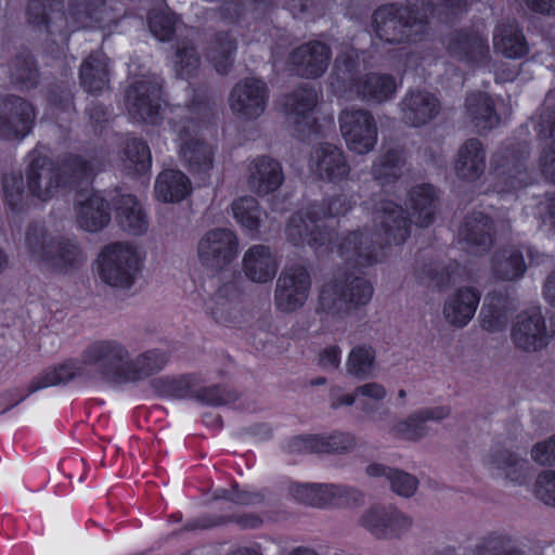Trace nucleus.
Segmentation results:
<instances>
[{
    "label": "nucleus",
    "instance_id": "obj_7",
    "mask_svg": "<svg viewBox=\"0 0 555 555\" xmlns=\"http://www.w3.org/2000/svg\"><path fill=\"white\" fill-rule=\"evenodd\" d=\"M26 177L29 193L40 201L52 198L67 184L63 170L36 150L28 154Z\"/></svg>",
    "mask_w": 555,
    "mask_h": 555
},
{
    "label": "nucleus",
    "instance_id": "obj_4",
    "mask_svg": "<svg viewBox=\"0 0 555 555\" xmlns=\"http://www.w3.org/2000/svg\"><path fill=\"white\" fill-rule=\"evenodd\" d=\"M428 11L433 10L425 0L421 9L396 11L392 7L379 8L373 16L375 31L382 40L390 43L415 41L426 30Z\"/></svg>",
    "mask_w": 555,
    "mask_h": 555
},
{
    "label": "nucleus",
    "instance_id": "obj_30",
    "mask_svg": "<svg viewBox=\"0 0 555 555\" xmlns=\"http://www.w3.org/2000/svg\"><path fill=\"white\" fill-rule=\"evenodd\" d=\"M116 220L119 227L131 235L146 232L149 222L142 206L132 195H122L116 208Z\"/></svg>",
    "mask_w": 555,
    "mask_h": 555
},
{
    "label": "nucleus",
    "instance_id": "obj_54",
    "mask_svg": "<svg viewBox=\"0 0 555 555\" xmlns=\"http://www.w3.org/2000/svg\"><path fill=\"white\" fill-rule=\"evenodd\" d=\"M399 158L396 154L389 153L374 166V175L377 179L388 180L396 178L399 172Z\"/></svg>",
    "mask_w": 555,
    "mask_h": 555
},
{
    "label": "nucleus",
    "instance_id": "obj_29",
    "mask_svg": "<svg viewBox=\"0 0 555 555\" xmlns=\"http://www.w3.org/2000/svg\"><path fill=\"white\" fill-rule=\"evenodd\" d=\"M483 465L493 474L518 481L525 476L527 462L512 451L492 450L483 459Z\"/></svg>",
    "mask_w": 555,
    "mask_h": 555
},
{
    "label": "nucleus",
    "instance_id": "obj_45",
    "mask_svg": "<svg viewBox=\"0 0 555 555\" xmlns=\"http://www.w3.org/2000/svg\"><path fill=\"white\" fill-rule=\"evenodd\" d=\"M481 326L488 332H496L507 324L508 313L504 307L494 302H486L480 312Z\"/></svg>",
    "mask_w": 555,
    "mask_h": 555
},
{
    "label": "nucleus",
    "instance_id": "obj_33",
    "mask_svg": "<svg viewBox=\"0 0 555 555\" xmlns=\"http://www.w3.org/2000/svg\"><path fill=\"white\" fill-rule=\"evenodd\" d=\"M491 271L496 280L514 281L525 273L526 263L518 249H500L493 256Z\"/></svg>",
    "mask_w": 555,
    "mask_h": 555
},
{
    "label": "nucleus",
    "instance_id": "obj_6",
    "mask_svg": "<svg viewBox=\"0 0 555 555\" xmlns=\"http://www.w3.org/2000/svg\"><path fill=\"white\" fill-rule=\"evenodd\" d=\"M373 292L372 284L362 276L348 279L344 285L328 282L321 289L320 306L327 313L339 314L347 305L360 307L369 304Z\"/></svg>",
    "mask_w": 555,
    "mask_h": 555
},
{
    "label": "nucleus",
    "instance_id": "obj_63",
    "mask_svg": "<svg viewBox=\"0 0 555 555\" xmlns=\"http://www.w3.org/2000/svg\"><path fill=\"white\" fill-rule=\"evenodd\" d=\"M72 167L74 178L73 183L76 181V179H89L91 170L87 162L80 158H76Z\"/></svg>",
    "mask_w": 555,
    "mask_h": 555
},
{
    "label": "nucleus",
    "instance_id": "obj_23",
    "mask_svg": "<svg viewBox=\"0 0 555 555\" xmlns=\"http://www.w3.org/2000/svg\"><path fill=\"white\" fill-rule=\"evenodd\" d=\"M437 98L426 91H413L401 102L402 119L405 124L417 127L435 118L439 113Z\"/></svg>",
    "mask_w": 555,
    "mask_h": 555
},
{
    "label": "nucleus",
    "instance_id": "obj_11",
    "mask_svg": "<svg viewBox=\"0 0 555 555\" xmlns=\"http://www.w3.org/2000/svg\"><path fill=\"white\" fill-rule=\"evenodd\" d=\"M359 525L379 540L399 539L412 527V519L392 506L373 505L359 517Z\"/></svg>",
    "mask_w": 555,
    "mask_h": 555
},
{
    "label": "nucleus",
    "instance_id": "obj_28",
    "mask_svg": "<svg viewBox=\"0 0 555 555\" xmlns=\"http://www.w3.org/2000/svg\"><path fill=\"white\" fill-rule=\"evenodd\" d=\"M154 189L157 199L175 203L184 199L191 193L192 184L182 171L167 169L157 176Z\"/></svg>",
    "mask_w": 555,
    "mask_h": 555
},
{
    "label": "nucleus",
    "instance_id": "obj_9",
    "mask_svg": "<svg viewBox=\"0 0 555 555\" xmlns=\"http://www.w3.org/2000/svg\"><path fill=\"white\" fill-rule=\"evenodd\" d=\"M238 254V240L228 229L207 231L197 242L196 255L199 262L210 269L228 267Z\"/></svg>",
    "mask_w": 555,
    "mask_h": 555
},
{
    "label": "nucleus",
    "instance_id": "obj_41",
    "mask_svg": "<svg viewBox=\"0 0 555 555\" xmlns=\"http://www.w3.org/2000/svg\"><path fill=\"white\" fill-rule=\"evenodd\" d=\"M375 367V350L367 345H359L351 349L346 369L348 373L358 377L370 375Z\"/></svg>",
    "mask_w": 555,
    "mask_h": 555
},
{
    "label": "nucleus",
    "instance_id": "obj_39",
    "mask_svg": "<svg viewBox=\"0 0 555 555\" xmlns=\"http://www.w3.org/2000/svg\"><path fill=\"white\" fill-rule=\"evenodd\" d=\"M236 298L234 286L225 285L205 301V308L217 321L227 322L235 310Z\"/></svg>",
    "mask_w": 555,
    "mask_h": 555
},
{
    "label": "nucleus",
    "instance_id": "obj_25",
    "mask_svg": "<svg viewBox=\"0 0 555 555\" xmlns=\"http://www.w3.org/2000/svg\"><path fill=\"white\" fill-rule=\"evenodd\" d=\"M354 90L363 100L382 103L393 96L397 91V83L390 75L370 73L354 82Z\"/></svg>",
    "mask_w": 555,
    "mask_h": 555
},
{
    "label": "nucleus",
    "instance_id": "obj_8",
    "mask_svg": "<svg viewBox=\"0 0 555 555\" xmlns=\"http://www.w3.org/2000/svg\"><path fill=\"white\" fill-rule=\"evenodd\" d=\"M339 127L348 149L357 154L371 152L377 142V125L365 109L348 108L339 115Z\"/></svg>",
    "mask_w": 555,
    "mask_h": 555
},
{
    "label": "nucleus",
    "instance_id": "obj_1",
    "mask_svg": "<svg viewBox=\"0 0 555 555\" xmlns=\"http://www.w3.org/2000/svg\"><path fill=\"white\" fill-rule=\"evenodd\" d=\"M319 222L314 207L295 214L285 229L287 241L294 246L308 245L317 251L336 253L341 259L359 267L377 261V246L404 243L411 228L401 208L389 199H379L374 205L373 235L351 231L333 240V234Z\"/></svg>",
    "mask_w": 555,
    "mask_h": 555
},
{
    "label": "nucleus",
    "instance_id": "obj_61",
    "mask_svg": "<svg viewBox=\"0 0 555 555\" xmlns=\"http://www.w3.org/2000/svg\"><path fill=\"white\" fill-rule=\"evenodd\" d=\"M28 15L30 23L35 25L44 24L48 25L49 23V16L46 13V5L42 9V12L39 9V2L38 0H34L29 3L28 7Z\"/></svg>",
    "mask_w": 555,
    "mask_h": 555
},
{
    "label": "nucleus",
    "instance_id": "obj_52",
    "mask_svg": "<svg viewBox=\"0 0 555 555\" xmlns=\"http://www.w3.org/2000/svg\"><path fill=\"white\" fill-rule=\"evenodd\" d=\"M531 459L543 466L555 465V435L535 443L531 449Z\"/></svg>",
    "mask_w": 555,
    "mask_h": 555
},
{
    "label": "nucleus",
    "instance_id": "obj_64",
    "mask_svg": "<svg viewBox=\"0 0 555 555\" xmlns=\"http://www.w3.org/2000/svg\"><path fill=\"white\" fill-rule=\"evenodd\" d=\"M358 396L356 395V390L352 393H343V395H335L332 396V408L338 409L340 406H349L352 405L357 400Z\"/></svg>",
    "mask_w": 555,
    "mask_h": 555
},
{
    "label": "nucleus",
    "instance_id": "obj_32",
    "mask_svg": "<svg viewBox=\"0 0 555 555\" xmlns=\"http://www.w3.org/2000/svg\"><path fill=\"white\" fill-rule=\"evenodd\" d=\"M80 79L88 92L103 91L108 82L107 57L101 52L91 54L81 65Z\"/></svg>",
    "mask_w": 555,
    "mask_h": 555
},
{
    "label": "nucleus",
    "instance_id": "obj_2",
    "mask_svg": "<svg viewBox=\"0 0 555 555\" xmlns=\"http://www.w3.org/2000/svg\"><path fill=\"white\" fill-rule=\"evenodd\" d=\"M82 362L99 369L107 382L132 383L141 380L164 367L167 358L159 350L133 356L129 348L115 339H101L89 344L81 352Z\"/></svg>",
    "mask_w": 555,
    "mask_h": 555
},
{
    "label": "nucleus",
    "instance_id": "obj_44",
    "mask_svg": "<svg viewBox=\"0 0 555 555\" xmlns=\"http://www.w3.org/2000/svg\"><path fill=\"white\" fill-rule=\"evenodd\" d=\"M199 64V56L192 43L185 42L178 47L173 61V68L178 76L182 78L193 76Z\"/></svg>",
    "mask_w": 555,
    "mask_h": 555
},
{
    "label": "nucleus",
    "instance_id": "obj_24",
    "mask_svg": "<svg viewBox=\"0 0 555 555\" xmlns=\"http://www.w3.org/2000/svg\"><path fill=\"white\" fill-rule=\"evenodd\" d=\"M492 42L494 51L507 59H520L529 51L526 38L515 22L498 24Z\"/></svg>",
    "mask_w": 555,
    "mask_h": 555
},
{
    "label": "nucleus",
    "instance_id": "obj_20",
    "mask_svg": "<svg viewBox=\"0 0 555 555\" xmlns=\"http://www.w3.org/2000/svg\"><path fill=\"white\" fill-rule=\"evenodd\" d=\"M284 181L280 163L268 156L254 158L248 165L247 184L258 194L264 195L278 190Z\"/></svg>",
    "mask_w": 555,
    "mask_h": 555
},
{
    "label": "nucleus",
    "instance_id": "obj_19",
    "mask_svg": "<svg viewBox=\"0 0 555 555\" xmlns=\"http://www.w3.org/2000/svg\"><path fill=\"white\" fill-rule=\"evenodd\" d=\"M479 301L480 294L476 288L460 287L446 299L443 318L454 327H464L475 315Z\"/></svg>",
    "mask_w": 555,
    "mask_h": 555
},
{
    "label": "nucleus",
    "instance_id": "obj_27",
    "mask_svg": "<svg viewBox=\"0 0 555 555\" xmlns=\"http://www.w3.org/2000/svg\"><path fill=\"white\" fill-rule=\"evenodd\" d=\"M491 229V221L482 212H476L466 218L460 236L472 253L479 254L488 250L492 244Z\"/></svg>",
    "mask_w": 555,
    "mask_h": 555
},
{
    "label": "nucleus",
    "instance_id": "obj_42",
    "mask_svg": "<svg viewBox=\"0 0 555 555\" xmlns=\"http://www.w3.org/2000/svg\"><path fill=\"white\" fill-rule=\"evenodd\" d=\"M389 433L398 439L415 442L427 435L428 428L423 424L417 412L414 411L405 418L396 421Z\"/></svg>",
    "mask_w": 555,
    "mask_h": 555
},
{
    "label": "nucleus",
    "instance_id": "obj_46",
    "mask_svg": "<svg viewBox=\"0 0 555 555\" xmlns=\"http://www.w3.org/2000/svg\"><path fill=\"white\" fill-rule=\"evenodd\" d=\"M150 29L158 40H169L176 29V18L173 14L169 11L153 14L150 17Z\"/></svg>",
    "mask_w": 555,
    "mask_h": 555
},
{
    "label": "nucleus",
    "instance_id": "obj_35",
    "mask_svg": "<svg viewBox=\"0 0 555 555\" xmlns=\"http://www.w3.org/2000/svg\"><path fill=\"white\" fill-rule=\"evenodd\" d=\"M466 112L474 127L480 130L491 129L500 121L493 109V101L486 93H476L468 96Z\"/></svg>",
    "mask_w": 555,
    "mask_h": 555
},
{
    "label": "nucleus",
    "instance_id": "obj_22",
    "mask_svg": "<svg viewBox=\"0 0 555 555\" xmlns=\"http://www.w3.org/2000/svg\"><path fill=\"white\" fill-rule=\"evenodd\" d=\"M111 220L108 205L100 193L85 191L77 199V221L80 228L98 232Z\"/></svg>",
    "mask_w": 555,
    "mask_h": 555
},
{
    "label": "nucleus",
    "instance_id": "obj_47",
    "mask_svg": "<svg viewBox=\"0 0 555 555\" xmlns=\"http://www.w3.org/2000/svg\"><path fill=\"white\" fill-rule=\"evenodd\" d=\"M356 446V439L350 434L334 433L328 436H320V453L348 452Z\"/></svg>",
    "mask_w": 555,
    "mask_h": 555
},
{
    "label": "nucleus",
    "instance_id": "obj_59",
    "mask_svg": "<svg viewBox=\"0 0 555 555\" xmlns=\"http://www.w3.org/2000/svg\"><path fill=\"white\" fill-rule=\"evenodd\" d=\"M421 421L424 425L427 422H441L448 418L451 414V409L448 405H436L416 410Z\"/></svg>",
    "mask_w": 555,
    "mask_h": 555
},
{
    "label": "nucleus",
    "instance_id": "obj_26",
    "mask_svg": "<svg viewBox=\"0 0 555 555\" xmlns=\"http://www.w3.org/2000/svg\"><path fill=\"white\" fill-rule=\"evenodd\" d=\"M318 93L313 89H299L287 95L283 103L288 121L294 125L312 126Z\"/></svg>",
    "mask_w": 555,
    "mask_h": 555
},
{
    "label": "nucleus",
    "instance_id": "obj_43",
    "mask_svg": "<svg viewBox=\"0 0 555 555\" xmlns=\"http://www.w3.org/2000/svg\"><path fill=\"white\" fill-rule=\"evenodd\" d=\"M125 156V167L134 173L145 172L151 167L150 149L140 140L133 139L128 142Z\"/></svg>",
    "mask_w": 555,
    "mask_h": 555
},
{
    "label": "nucleus",
    "instance_id": "obj_36",
    "mask_svg": "<svg viewBox=\"0 0 555 555\" xmlns=\"http://www.w3.org/2000/svg\"><path fill=\"white\" fill-rule=\"evenodd\" d=\"M436 192L431 185L414 188L409 197V205L414 223L427 227L431 223L435 214Z\"/></svg>",
    "mask_w": 555,
    "mask_h": 555
},
{
    "label": "nucleus",
    "instance_id": "obj_40",
    "mask_svg": "<svg viewBox=\"0 0 555 555\" xmlns=\"http://www.w3.org/2000/svg\"><path fill=\"white\" fill-rule=\"evenodd\" d=\"M234 219L248 230H257L260 225L262 211L253 196H243L232 203Z\"/></svg>",
    "mask_w": 555,
    "mask_h": 555
},
{
    "label": "nucleus",
    "instance_id": "obj_17",
    "mask_svg": "<svg viewBox=\"0 0 555 555\" xmlns=\"http://www.w3.org/2000/svg\"><path fill=\"white\" fill-rule=\"evenodd\" d=\"M310 171L320 180L339 182L350 173V166L344 152L333 144L317 146L309 160Z\"/></svg>",
    "mask_w": 555,
    "mask_h": 555
},
{
    "label": "nucleus",
    "instance_id": "obj_48",
    "mask_svg": "<svg viewBox=\"0 0 555 555\" xmlns=\"http://www.w3.org/2000/svg\"><path fill=\"white\" fill-rule=\"evenodd\" d=\"M388 481L391 490L397 495L403 498H410L414 495L418 488V480L416 477L402 470L393 469L392 473L389 474Z\"/></svg>",
    "mask_w": 555,
    "mask_h": 555
},
{
    "label": "nucleus",
    "instance_id": "obj_50",
    "mask_svg": "<svg viewBox=\"0 0 555 555\" xmlns=\"http://www.w3.org/2000/svg\"><path fill=\"white\" fill-rule=\"evenodd\" d=\"M319 221L327 217L345 215L350 209V201L346 195H336L328 198L323 206H313Z\"/></svg>",
    "mask_w": 555,
    "mask_h": 555
},
{
    "label": "nucleus",
    "instance_id": "obj_55",
    "mask_svg": "<svg viewBox=\"0 0 555 555\" xmlns=\"http://www.w3.org/2000/svg\"><path fill=\"white\" fill-rule=\"evenodd\" d=\"M215 499L230 500L237 504H253L259 501V495L247 491H241L237 488H232L231 490H217Z\"/></svg>",
    "mask_w": 555,
    "mask_h": 555
},
{
    "label": "nucleus",
    "instance_id": "obj_16",
    "mask_svg": "<svg viewBox=\"0 0 555 555\" xmlns=\"http://www.w3.org/2000/svg\"><path fill=\"white\" fill-rule=\"evenodd\" d=\"M197 127L193 121L175 125L182 160L193 172H206L212 166L214 150L197 138Z\"/></svg>",
    "mask_w": 555,
    "mask_h": 555
},
{
    "label": "nucleus",
    "instance_id": "obj_5",
    "mask_svg": "<svg viewBox=\"0 0 555 555\" xmlns=\"http://www.w3.org/2000/svg\"><path fill=\"white\" fill-rule=\"evenodd\" d=\"M141 266V257L135 247L116 243L107 246L98 259L100 279L107 285L119 288L130 287Z\"/></svg>",
    "mask_w": 555,
    "mask_h": 555
},
{
    "label": "nucleus",
    "instance_id": "obj_62",
    "mask_svg": "<svg viewBox=\"0 0 555 555\" xmlns=\"http://www.w3.org/2000/svg\"><path fill=\"white\" fill-rule=\"evenodd\" d=\"M527 4L537 12L555 14V0H527Z\"/></svg>",
    "mask_w": 555,
    "mask_h": 555
},
{
    "label": "nucleus",
    "instance_id": "obj_58",
    "mask_svg": "<svg viewBox=\"0 0 555 555\" xmlns=\"http://www.w3.org/2000/svg\"><path fill=\"white\" fill-rule=\"evenodd\" d=\"M542 171L545 177L555 182V124L552 129V142L541 156Z\"/></svg>",
    "mask_w": 555,
    "mask_h": 555
},
{
    "label": "nucleus",
    "instance_id": "obj_18",
    "mask_svg": "<svg viewBox=\"0 0 555 555\" xmlns=\"http://www.w3.org/2000/svg\"><path fill=\"white\" fill-rule=\"evenodd\" d=\"M245 276L258 284L271 282L279 270V262L274 251L267 245H253L242 259Z\"/></svg>",
    "mask_w": 555,
    "mask_h": 555
},
{
    "label": "nucleus",
    "instance_id": "obj_38",
    "mask_svg": "<svg viewBox=\"0 0 555 555\" xmlns=\"http://www.w3.org/2000/svg\"><path fill=\"white\" fill-rule=\"evenodd\" d=\"M235 41L229 35H218L208 49L207 59L220 74H227L233 64Z\"/></svg>",
    "mask_w": 555,
    "mask_h": 555
},
{
    "label": "nucleus",
    "instance_id": "obj_31",
    "mask_svg": "<svg viewBox=\"0 0 555 555\" xmlns=\"http://www.w3.org/2000/svg\"><path fill=\"white\" fill-rule=\"evenodd\" d=\"M456 175L464 180L477 179L485 169V152L476 139L467 140L457 153Z\"/></svg>",
    "mask_w": 555,
    "mask_h": 555
},
{
    "label": "nucleus",
    "instance_id": "obj_15",
    "mask_svg": "<svg viewBox=\"0 0 555 555\" xmlns=\"http://www.w3.org/2000/svg\"><path fill=\"white\" fill-rule=\"evenodd\" d=\"M34 117L33 106L23 99L0 98V138L8 141L23 139L29 132Z\"/></svg>",
    "mask_w": 555,
    "mask_h": 555
},
{
    "label": "nucleus",
    "instance_id": "obj_51",
    "mask_svg": "<svg viewBox=\"0 0 555 555\" xmlns=\"http://www.w3.org/2000/svg\"><path fill=\"white\" fill-rule=\"evenodd\" d=\"M364 502V494L358 489L344 485H335L333 506L354 507Z\"/></svg>",
    "mask_w": 555,
    "mask_h": 555
},
{
    "label": "nucleus",
    "instance_id": "obj_49",
    "mask_svg": "<svg viewBox=\"0 0 555 555\" xmlns=\"http://www.w3.org/2000/svg\"><path fill=\"white\" fill-rule=\"evenodd\" d=\"M534 494L544 504L555 507V472L546 470L538 476Z\"/></svg>",
    "mask_w": 555,
    "mask_h": 555
},
{
    "label": "nucleus",
    "instance_id": "obj_14",
    "mask_svg": "<svg viewBox=\"0 0 555 555\" xmlns=\"http://www.w3.org/2000/svg\"><path fill=\"white\" fill-rule=\"evenodd\" d=\"M267 100L266 83L256 78H247L234 86L229 104L238 118L255 119L264 112Z\"/></svg>",
    "mask_w": 555,
    "mask_h": 555
},
{
    "label": "nucleus",
    "instance_id": "obj_57",
    "mask_svg": "<svg viewBox=\"0 0 555 555\" xmlns=\"http://www.w3.org/2000/svg\"><path fill=\"white\" fill-rule=\"evenodd\" d=\"M358 398L370 399L374 402H382L387 397L384 385L375 382L363 384L356 388Z\"/></svg>",
    "mask_w": 555,
    "mask_h": 555
},
{
    "label": "nucleus",
    "instance_id": "obj_60",
    "mask_svg": "<svg viewBox=\"0 0 555 555\" xmlns=\"http://www.w3.org/2000/svg\"><path fill=\"white\" fill-rule=\"evenodd\" d=\"M341 358V351L336 346H330L326 347L321 353H320V364L327 370H335L339 366Z\"/></svg>",
    "mask_w": 555,
    "mask_h": 555
},
{
    "label": "nucleus",
    "instance_id": "obj_10",
    "mask_svg": "<svg viewBox=\"0 0 555 555\" xmlns=\"http://www.w3.org/2000/svg\"><path fill=\"white\" fill-rule=\"evenodd\" d=\"M553 335L539 307L528 308L517 314L511 332L515 347L527 352L546 347Z\"/></svg>",
    "mask_w": 555,
    "mask_h": 555
},
{
    "label": "nucleus",
    "instance_id": "obj_21",
    "mask_svg": "<svg viewBox=\"0 0 555 555\" xmlns=\"http://www.w3.org/2000/svg\"><path fill=\"white\" fill-rule=\"evenodd\" d=\"M330 57L331 52L326 44L315 41L296 49L291 55V63L298 75L317 78L325 73Z\"/></svg>",
    "mask_w": 555,
    "mask_h": 555
},
{
    "label": "nucleus",
    "instance_id": "obj_56",
    "mask_svg": "<svg viewBox=\"0 0 555 555\" xmlns=\"http://www.w3.org/2000/svg\"><path fill=\"white\" fill-rule=\"evenodd\" d=\"M320 436H300L295 437L288 444L289 452L305 453L318 452L320 453Z\"/></svg>",
    "mask_w": 555,
    "mask_h": 555
},
{
    "label": "nucleus",
    "instance_id": "obj_34",
    "mask_svg": "<svg viewBox=\"0 0 555 555\" xmlns=\"http://www.w3.org/2000/svg\"><path fill=\"white\" fill-rule=\"evenodd\" d=\"M82 366H87L80 358V363L77 360H66L56 366L47 370L43 374L35 378L29 384V392L34 393L43 388L55 386L57 384L67 382L75 376L79 375ZM93 367V365H90ZM99 372V369L94 366Z\"/></svg>",
    "mask_w": 555,
    "mask_h": 555
},
{
    "label": "nucleus",
    "instance_id": "obj_13",
    "mask_svg": "<svg viewBox=\"0 0 555 555\" xmlns=\"http://www.w3.org/2000/svg\"><path fill=\"white\" fill-rule=\"evenodd\" d=\"M126 106L133 121L155 124L160 112V85L156 80H140L126 94Z\"/></svg>",
    "mask_w": 555,
    "mask_h": 555
},
{
    "label": "nucleus",
    "instance_id": "obj_53",
    "mask_svg": "<svg viewBox=\"0 0 555 555\" xmlns=\"http://www.w3.org/2000/svg\"><path fill=\"white\" fill-rule=\"evenodd\" d=\"M5 201L12 208H16L23 201V180L17 175H9L3 179Z\"/></svg>",
    "mask_w": 555,
    "mask_h": 555
},
{
    "label": "nucleus",
    "instance_id": "obj_12",
    "mask_svg": "<svg viewBox=\"0 0 555 555\" xmlns=\"http://www.w3.org/2000/svg\"><path fill=\"white\" fill-rule=\"evenodd\" d=\"M311 279L302 266L285 269L280 275L275 289V305L283 312H293L308 299Z\"/></svg>",
    "mask_w": 555,
    "mask_h": 555
},
{
    "label": "nucleus",
    "instance_id": "obj_37",
    "mask_svg": "<svg viewBox=\"0 0 555 555\" xmlns=\"http://www.w3.org/2000/svg\"><path fill=\"white\" fill-rule=\"evenodd\" d=\"M293 496L299 502L313 506H333L335 485L298 483L292 487Z\"/></svg>",
    "mask_w": 555,
    "mask_h": 555
},
{
    "label": "nucleus",
    "instance_id": "obj_3",
    "mask_svg": "<svg viewBox=\"0 0 555 555\" xmlns=\"http://www.w3.org/2000/svg\"><path fill=\"white\" fill-rule=\"evenodd\" d=\"M29 258L39 267L55 272H66L85 259L76 242L54 236L43 224H33L25 235Z\"/></svg>",
    "mask_w": 555,
    "mask_h": 555
}]
</instances>
